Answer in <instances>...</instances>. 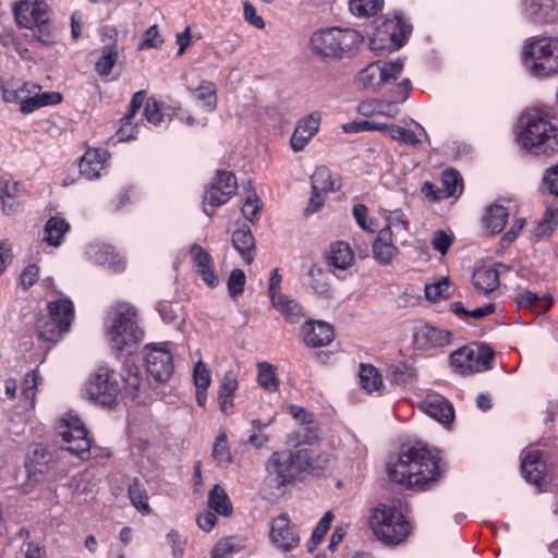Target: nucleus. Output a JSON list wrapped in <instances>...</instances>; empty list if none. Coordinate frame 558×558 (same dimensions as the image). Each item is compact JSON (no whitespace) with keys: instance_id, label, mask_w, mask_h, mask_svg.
Returning a JSON list of instances; mask_svg holds the SVG:
<instances>
[{"instance_id":"43","label":"nucleus","mask_w":558,"mask_h":558,"mask_svg":"<svg viewBox=\"0 0 558 558\" xmlns=\"http://www.w3.org/2000/svg\"><path fill=\"white\" fill-rule=\"evenodd\" d=\"M289 414L303 426V429L306 430L302 438V442H311L317 437V428L314 425L313 415L307 412L304 408L299 405H290Z\"/></svg>"},{"instance_id":"45","label":"nucleus","mask_w":558,"mask_h":558,"mask_svg":"<svg viewBox=\"0 0 558 558\" xmlns=\"http://www.w3.org/2000/svg\"><path fill=\"white\" fill-rule=\"evenodd\" d=\"M50 461V454L46 447L37 446L26 460V469L28 474L36 476L43 475L47 471V463Z\"/></svg>"},{"instance_id":"49","label":"nucleus","mask_w":558,"mask_h":558,"mask_svg":"<svg viewBox=\"0 0 558 558\" xmlns=\"http://www.w3.org/2000/svg\"><path fill=\"white\" fill-rule=\"evenodd\" d=\"M416 376L415 369L407 362H397L388 367V377L396 385L412 381Z\"/></svg>"},{"instance_id":"13","label":"nucleus","mask_w":558,"mask_h":558,"mask_svg":"<svg viewBox=\"0 0 558 558\" xmlns=\"http://www.w3.org/2000/svg\"><path fill=\"white\" fill-rule=\"evenodd\" d=\"M62 437V449L86 460L90 456L92 440L88 433L77 415L66 414L58 427Z\"/></svg>"},{"instance_id":"47","label":"nucleus","mask_w":558,"mask_h":558,"mask_svg":"<svg viewBox=\"0 0 558 558\" xmlns=\"http://www.w3.org/2000/svg\"><path fill=\"white\" fill-rule=\"evenodd\" d=\"M360 383L364 390L374 392L383 386V378L378 369L369 364L360 365Z\"/></svg>"},{"instance_id":"3","label":"nucleus","mask_w":558,"mask_h":558,"mask_svg":"<svg viewBox=\"0 0 558 558\" xmlns=\"http://www.w3.org/2000/svg\"><path fill=\"white\" fill-rule=\"evenodd\" d=\"M13 13L17 26L31 32L26 35L28 43L41 47L56 43L50 26L51 9L45 0H20L14 4Z\"/></svg>"},{"instance_id":"28","label":"nucleus","mask_w":558,"mask_h":558,"mask_svg":"<svg viewBox=\"0 0 558 558\" xmlns=\"http://www.w3.org/2000/svg\"><path fill=\"white\" fill-rule=\"evenodd\" d=\"M108 156L109 154L106 149H88L80 160V173L88 180L100 177V172L104 170Z\"/></svg>"},{"instance_id":"50","label":"nucleus","mask_w":558,"mask_h":558,"mask_svg":"<svg viewBox=\"0 0 558 558\" xmlns=\"http://www.w3.org/2000/svg\"><path fill=\"white\" fill-rule=\"evenodd\" d=\"M445 198L456 196L462 191V179L460 173L453 169H447L441 175V189Z\"/></svg>"},{"instance_id":"41","label":"nucleus","mask_w":558,"mask_h":558,"mask_svg":"<svg viewBox=\"0 0 558 558\" xmlns=\"http://www.w3.org/2000/svg\"><path fill=\"white\" fill-rule=\"evenodd\" d=\"M119 58V51L116 44L102 47L100 57L95 63V71L105 81H109L113 66L116 65Z\"/></svg>"},{"instance_id":"63","label":"nucleus","mask_w":558,"mask_h":558,"mask_svg":"<svg viewBox=\"0 0 558 558\" xmlns=\"http://www.w3.org/2000/svg\"><path fill=\"white\" fill-rule=\"evenodd\" d=\"M163 43L159 34L157 25H151L143 35V40L138 45V49L159 48Z\"/></svg>"},{"instance_id":"36","label":"nucleus","mask_w":558,"mask_h":558,"mask_svg":"<svg viewBox=\"0 0 558 558\" xmlns=\"http://www.w3.org/2000/svg\"><path fill=\"white\" fill-rule=\"evenodd\" d=\"M472 282L478 293L488 294L499 284L498 270L490 266L478 267L473 272Z\"/></svg>"},{"instance_id":"9","label":"nucleus","mask_w":558,"mask_h":558,"mask_svg":"<svg viewBox=\"0 0 558 558\" xmlns=\"http://www.w3.org/2000/svg\"><path fill=\"white\" fill-rule=\"evenodd\" d=\"M369 526L376 537L387 545H399L411 532V525L396 507L379 506L369 518Z\"/></svg>"},{"instance_id":"51","label":"nucleus","mask_w":558,"mask_h":558,"mask_svg":"<svg viewBox=\"0 0 558 558\" xmlns=\"http://www.w3.org/2000/svg\"><path fill=\"white\" fill-rule=\"evenodd\" d=\"M383 3V0H349V9L357 17H368L375 15Z\"/></svg>"},{"instance_id":"10","label":"nucleus","mask_w":558,"mask_h":558,"mask_svg":"<svg viewBox=\"0 0 558 558\" xmlns=\"http://www.w3.org/2000/svg\"><path fill=\"white\" fill-rule=\"evenodd\" d=\"M411 29V26L403 21L401 14L387 15L376 26L369 39L371 49L376 54L396 51L405 44Z\"/></svg>"},{"instance_id":"8","label":"nucleus","mask_w":558,"mask_h":558,"mask_svg":"<svg viewBox=\"0 0 558 558\" xmlns=\"http://www.w3.org/2000/svg\"><path fill=\"white\" fill-rule=\"evenodd\" d=\"M74 318V304L64 295L47 304V315L36 320L38 339L50 343L58 342L70 329Z\"/></svg>"},{"instance_id":"39","label":"nucleus","mask_w":558,"mask_h":558,"mask_svg":"<svg viewBox=\"0 0 558 558\" xmlns=\"http://www.w3.org/2000/svg\"><path fill=\"white\" fill-rule=\"evenodd\" d=\"M312 190L323 194L336 192L341 186L340 178L330 172L326 167L317 168L311 178Z\"/></svg>"},{"instance_id":"48","label":"nucleus","mask_w":558,"mask_h":558,"mask_svg":"<svg viewBox=\"0 0 558 558\" xmlns=\"http://www.w3.org/2000/svg\"><path fill=\"white\" fill-rule=\"evenodd\" d=\"M129 498L133 507L143 515L149 514L151 509L148 504V495L143 485L135 480L128 489Z\"/></svg>"},{"instance_id":"27","label":"nucleus","mask_w":558,"mask_h":558,"mask_svg":"<svg viewBox=\"0 0 558 558\" xmlns=\"http://www.w3.org/2000/svg\"><path fill=\"white\" fill-rule=\"evenodd\" d=\"M238 375V368H230L225 373L220 381L218 391V402L220 410L225 414H229L234 407L233 398L235 391L239 388Z\"/></svg>"},{"instance_id":"20","label":"nucleus","mask_w":558,"mask_h":558,"mask_svg":"<svg viewBox=\"0 0 558 558\" xmlns=\"http://www.w3.org/2000/svg\"><path fill=\"white\" fill-rule=\"evenodd\" d=\"M189 253L202 280L209 288H216L219 284V277L215 269L214 258L209 252L199 244L194 243L190 246Z\"/></svg>"},{"instance_id":"61","label":"nucleus","mask_w":558,"mask_h":558,"mask_svg":"<svg viewBox=\"0 0 558 558\" xmlns=\"http://www.w3.org/2000/svg\"><path fill=\"white\" fill-rule=\"evenodd\" d=\"M46 549L37 542H24L19 551V558H45Z\"/></svg>"},{"instance_id":"57","label":"nucleus","mask_w":558,"mask_h":558,"mask_svg":"<svg viewBox=\"0 0 558 558\" xmlns=\"http://www.w3.org/2000/svg\"><path fill=\"white\" fill-rule=\"evenodd\" d=\"M181 305L173 302H161L159 304V314L163 322L178 324L181 320Z\"/></svg>"},{"instance_id":"4","label":"nucleus","mask_w":558,"mask_h":558,"mask_svg":"<svg viewBox=\"0 0 558 558\" xmlns=\"http://www.w3.org/2000/svg\"><path fill=\"white\" fill-rule=\"evenodd\" d=\"M362 41L357 31L327 27L314 32L310 45L316 56L325 60H340L352 57Z\"/></svg>"},{"instance_id":"12","label":"nucleus","mask_w":558,"mask_h":558,"mask_svg":"<svg viewBox=\"0 0 558 558\" xmlns=\"http://www.w3.org/2000/svg\"><path fill=\"white\" fill-rule=\"evenodd\" d=\"M84 390L88 399L104 407H112L118 400L120 385L114 371L101 365L90 374Z\"/></svg>"},{"instance_id":"54","label":"nucleus","mask_w":558,"mask_h":558,"mask_svg":"<svg viewBox=\"0 0 558 558\" xmlns=\"http://www.w3.org/2000/svg\"><path fill=\"white\" fill-rule=\"evenodd\" d=\"M333 514L331 511H327L324 517L318 521L315 529L313 530L312 537L310 542L307 543V549L308 551H313L315 547L322 542L325 534L330 527V524L332 522Z\"/></svg>"},{"instance_id":"62","label":"nucleus","mask_w":558,"mask_h":558,"mask_svg":"<svg viewBox=\"0 0 558 558\" xmlns=\"http://www.w3.org/2000/svg\"><path fill=\"white\" fill-rule=\"evenodd\" d=\"M449 290V281L444 278L437 282L425 286V296L430 301H437L438 299L446 296Z\"/></svg>"},{"instance_id":"55","label":"nucleus","mask_w":558,"mask_h":558,"mask_svg":"<svg viewBox=\"0 0 558 558\" xmlns=\"http://www.w3.org/2000/svg\"><path fill=\"white\" fill-rule=\"evenodd\" d=\"M213 458L219 465L227 466L232 462V456L227 447V435L220 433L213 447Z\"/></svg>"},{"instance_id":"17","label":"nucleus","mask_w":558,"mask_h":558,"mask_svg":"<svg viewBox=\"0 0 558 558\" xmlns=\"http://www.w3.org/2000/svg\"><path fill=\"white\" fill-rule=\"evenodd\" d=\"M31 194L20 181L0 180L1 211L5 216H15L23 211Z\"/></svg>"},{"instance_id":"6","label":"nucleus","mask_w":558,"mask_h":558,"mask_svg":"<svg viewBox=\"0 0 558 558\" xmlns=\"http://www.w3.org/2000/svg\"><path fill=\"white\" fill-rule=\"evenodd\" d=\"M308 454L304 450L293 452L291 450L275 451L265 464L266 478L263 489H275L267 498L277 497L283 493V488L294 482L303 465L307 463Z\"/></svg>"},{"instance_id":"32","label":"nucleus","mask_w":558,"mask_h":558,"mask_svg":"<svg viewBox=\"0 0 558 558\" xmlns=\"http://www.w3.org/2000/svg\"><path fill=\"white\" fill-rule=\"evenodd\" d=\"M374 258L383 265L389 264L398 254V247L392 241V233L389 228H383L373 243Z\"/></svg>"},{"instance_id":"30","label":"nucleus","mask_w":558,"mask_h":558,"mask_svg":"<svg viewBox=\"0 0 558 558\" xmlns=\"http://www.w3.org/2000/svg\"><path fill=\"white\" fill-rule=\"evenodd\" d=\"M62 100V97L59 93L56 92H44L40 93V89L31 88L28 93H26V97L23 98L20 104V110L23 113H32L35 110L49 106L57 105Z\"/></svg>"},{"instance_id":"7","label":"nucleus","mask_w":558,"mask_h":558,"mask_svg":"<svg viewBox=\"0 0 558 558\" xmlns=\"http://www.w3.org/2000/svg\"><path fill=\"white\" fill-rule=\"evenodd\" d=\"M523 61L534 77L558 73V37H532L523 47Z\"/></svg>"},{"instance_id":"46","label":"nucleus","mask_w":558,"mask_h":558,"mask_svg":"<svg viewBox=\"0 0 558 558\" xmlns=\"http://www.w3.org/2000/svg\"><path fill=\"white\" fill-rule=\"evenodd\" d=\"M208 506L218 514L228 517L232 513V505L222 487L215 485L208 496Z\"/></svg>"},{"instance_id":"56","label":"nucleus","mask_w":558,"mask_h":558,"mask_svg":"<svg viewBox=\"0 0 558 558\" xmlns=\"http://www.w3.org/2000/svg\"><path fill=\"white\" fill-rule=\"evenodd\" d=\"M245 279L243 270L235 268L231 271L227 283L228 292L231 298L235 299L243 293Z\"/></svg>"},{"instance_id":"15","label":"nucleus","mask_w":558,"mask_h":558,"mask_svg":"<svg viewBox=\"0 0 558 558\" xmlns=\"http://www.w3.org/2000/svg\"><path fill=\"white\" fill-rule=\"evenodd\" d=\"M170 343H150L144 348V361L149 379L166 383L173 374V356Z\"/></svg>"},{"instance_id":"38","label":"nucleus","mask_w":558,"mask_h":558,"mask_svg":"<svg viewBox=\"0 0 558 558\" xmlns=\"http://www.w3.org/2000/svg\"><path fill=\"white\" fill-rule=\"evenodd\" d=\"M271 304L291 324H296L304 317L302 306L286 294L275 296Z\"/></svg>"},{"instance_id":"59","label":"nucleus","mask_w":558,"mask_h":558,"mask_svg":"<svg viewBox=\"0 0 558 558\" xmlns=\"http://www.w3.org/2000/svg\"><path fill=\"white\" fill-rule=\"evenodd\" d=\"M311 277L310 286L313 291L319 295H328L329 284L325 280V276L320 269L312 268L308 272Z\"/></svg>"},{"instance_id":"21","label":"nucleus","mask_w":558,"mask_h":558,"mask_svg":"<svg viewBox=\"0 0 558 558\" xmlns=\"http://www.w3.org/2000/svg\"><path fill=\"white\" fill-rule=\"evenodd\" d=\"M452 333L430 325L415 328L413 344L417 350H429L446 347L450 343Z\"/></svg>"},{"instance_id":"52","label":"nucleus","mask_w":558,"mask_h":558,"mask_svg":"<svg viewBox=\"0 0 558 558\" xmlns=\"http://www.w3.org/2000/svg\"><path fill=\"white\" fill-rule=\"evenodd\" d=\"M558 226V207L548 206L538 222L535 235L538 238L550 235Z\"/></svg>"},{"instance_id":"1","label":"nucleus","mask_w":558,"mask_h":558,"mask_svg":"<svg viewBox=\"0 0 558 558\" xmlns=\"http://www.w3.org/2000/svg\"><path fill=\"white\" fill-rule=\"evenodd\" d=\"M440 460L421 445L402 447L387 464L389 478L407 488L424 490L440 478Z\"/></svg>"},{"instance_id":"19","label":"nucleus","mask_w":558,"mask_h":558,"mask_svg":"<svg viewBox=\"0 0 558 558\" xmlns=\"http://www.w3.org/2000/svg\"><path fill=\"white\" fill-rule=\"evenodd\" d=\"M270 541L278 548L289 551L295 548L300 543V536L294 525H291L289 515L281 513L272 520Z\"/></svg>"},{"instance_id":"33","label":"nucleus","mask_w":558,"mask_h":558,"mask_svg":"<svg viewBox=\"0 0 558 558\" xmlns=\"http://www.w3.org/2000/svg\"><path fill=\"white\" fill-rule=\"evenodd\" d=\"M70 229V223L61 215H54L45 223L43 241L49 246L59 247Z\"/></svg>"},{"instance_id":"31","label":"nucleus","mask_w":558,"mask_h":558,"mask_svg":"<svg viewBox=\"0 0 558 558\" xmlns=\"http://www.w3.org/2000/svg\"><path fill=\"white\" fill-rule=\"evenodd\" d=\"M232 245L246 264H251L255 257V239L248 226H242L232 233Z\"/></svg>"},{"instance_id":"37","label":"nucleus","mask_w":558,"mask_h":558,"mask_svg":"<svg viewBox=\"0 0 558 558\" xmlns=\"http://www.w3.org/2000/svg\"><path fill=\"white\" fill-rule=\"evenodd\" d=\"M515 301L519 308L530 310L537 315L546 313L551 306V301L548 295L541 298L530 290L518 293Z\"/></svg>"},{"instance_id":"24","label":"nucleus","mask_w":558,"mask_h":558,"mask_svg":"<svg viewBox=\"0 0 558 558\" xmlns=\"http://www.w3.org/2000/svg\"><path fill=\"white\" fill-rule=\"evenodd\" d=\"M423 411L442 425H449L454 418L452 404L444 396L427 393L422 402Z\"/></svg>"},{"instance_id":"60","label":"nucleus","mask_w":558,"mask_h":558,"mask_svg":"<svg viewBox=\"0 0 558 558\" xmlns=\"http://www.w3.org/2000/svg\"><path fill=\"white\" fill-rule=\"evenodd\" d=\"M453 242V234L444 230H437L432 240V245L435 251L445 255Z\"/></svg>"},{"instance_id":"16","label":"nucleus","mask_w":558,"mask_h":558,"mask_svg":"<svg viewBox=\"0 0 558 558\" xmlns=\"http://www.w3.org/2000/svg\"><path fill=\"white\" fill-rule=\"evenodd\" d=\"M236 189V179L232 172L217 171L203 196L204 213L211 217L214 209L226 204L235 194Z\"/></svg>"},{"instance_id":"44","label":"nucleus","mask_w":558,"mask_h":558,"mask_svg":"<svg viewBox=\"0 0 558 558\" xmlns=\"http://www.w3.org/2000/svg\"><path fill=\"white\" fill-rule=\"evenodd\" d=\"M257 384L267 392H276L279 388V379L276 367L268 362L257 363Z\"/></svg>"},{"instance_id":"53","label":"nucleus","mask_w":558,"mask_h":558,"mask_svg":"<svg viewBox=\"0 0 558 558\" xmlns=\"http://www.w3.org/2000/svg\"><path fill=\"white\" fill-rule=\"evenodd\" d=\"M241 549V545L234 537H225L218 541L211 549V558H229Z\"/></svg>"},{"instance_id":"18","label":"nucleus","mask_w":558,"mask_h":558,"mask_svg":"<svg viewBox=\"0 0 558 558\" xmlns=\"http://www.w3.org/2000/svg\"><path fill=\"white\" fill-rule=\"evenodd\" d=\"M521 472L526 482L543 490L547 464L539 449L533 448L522 452Z\"/></svg>"},{"instance_id":"26","label":"nucleus","mask_w":558,"mask_h":558,"mask_svg":"<svg viewBox=\"0 0 558 558\" xmlns=\"http://www.w3.org/2000/svg\"><path fill=\"white\" fill-rule=\"evenodd\" d=\"M416 130H408L405 128L396 124L379 123L378 131L388 135L391 140L410 146H416L422 142V137L428 138V134L425 129L415 123Z\"/></svg>"},{"instance_id":"34","label":"nucleus","mask_w":558,"mask_h":558,"mask_svg":"<svg viewBox=\"0 0 558 558\" xmlns=\"http://www.w3.org/2000/svg\"><path fill=\"white\" fill-rule=\"evenodd\" d=\"M31 88L40 89V86L15 78H9L0 83L2 99L5 102L21 104Z\"/></svg>"},{"instance_id":"58","label":"nucleus","mask_w":558,"mask_h":558,"mask_svg":"<svg viewBox=\"0 0 558 558\" xmlns=\"http://www.w3.org/2000/svg\"><path fill=\"white\" fill-rule=\"evenodd\" d=\"M193 380L196 389H208L211 383V375L207 365L203 361H198L194 365Z\"/></svg>"},{"instance_id":"29","label":"nucleus","mask_w":558,"mask_h":558,"mask_svg":"<svg viewBox=\"0 0 558 558\" xmlns=\"http://www.w3.org/2000/svg\"><path fill=\"white\" fill-rule=\"evenodd\" d=\"M523 14L534 23H545L556 16L555 0H523Z\"/></svg>"},{"instance_id":"40","label":"nucleus","mask_w":558,"mask_h":558,"mask_svg":"<svg viewBox=\"0 0 558 558\" xmlns=\"http://www.w3.org/2000/svg\"><path fill=\"white\" fill-rule=\"evenodd\" d=\"M194 98L202 102L206 111H214L217 108V87L210 82L203 80L196 88H187Z\"/></svg>"},{"instance_id":"64","label":"nucleus","mask_w":558,"mask_h":558,"mask_svg":"<svg viewBox=\"0 0 558 558\" xmlns=\"http://www.w3.org/2000/svg\"><path fill=\"white\" fill-rule=\"evenodd\" d=\"M543 184L551 195L558 196V163L546 169Z\"/></svg>"},{"instance_id":"25","label":"nucleus","mask_w":558,"mask_h":558,"mask_svg":"<svg viewBox=\"0 0 558 558\" xmlns=\"http://www.w3.org/2000/svg\"><path fill=\"white\" fill-rule=\"evenodd\" d=\"M320 125V114L312 112L307 117L301 119L291 136V148L294 151H301L318 132Z\"/></svg>"},{"instance_id":"23","label":"nucleus","mask_w":558,"mask_h":558,"mask_svg":"<svg viewBox=\"0 0 558 558\" xmlns=\"http://www.w3.org/2000/svg\"><path fill=\"white\" fill-rule=\"evenodd\" d=\"M301 337L307 347L320 348L332 341L333 329L325 322L307 320L301 328Z\"/></svg>"},{"instance_id":"22","label":"nucleus","mask_w":558,"mask_h":558,"mask_svg":"<svg viewBox=\"0 0 558 558\" xmlns=\"http://www.w3.org/2000/svg\"><path fill=\"white\" fill-rule=\"evenodd\" d=\"M85 254L94 264L107 267L113 272L122 271L125 267L123 258L109 244L92 243Z\"/></svg>"},{"instance_id":"5","label":"nucleus","mask_w":558,"mask_h":558,"mask_svg":"<svg viewBox=\"0 0 558 558\" xmlns=\"http://www.w3.org/2000/svg\"><path fill=\"white\" fill-rule=\"evenodd\" d=\"M106 336L112 349L131 352L144 337L135 308L126 303L112 307L107 314Z\"/></svg>"},{"instance_id":"14","label":"nucleus","mask_w":558,"mask_h":558,"mask_svg":"<svg viewBox=\"0 0 558 558\" xmlns=\"http://www.w3.org/2000/svg\"><path fill=\"white\" fill-rule=\"evenodd\" d=\"M403 65L401 59L371 62L357 73L356 83L365 90L377 92L384 85L397 80Z\"/></svg>"},{"instance_id":"2","label":"nucleus","mask_w":558,"mask_h":558,"mask_svg":"<svg viewBox=\"0 0 558 558\" xmlns=\"http://www.w3.org/2000/svg\"><path fill=\"white\" fill-rule=\"evenodd\" d=\"M515 138L522 150L534 156H551L558 151V126L538 108L521 113Z\"/></svg>"},{"instance_id":"42","label":"nucleus","mask_w":558,"mask_h":558,"mask_svg":"<svg viewBox=\"0 0 558 558\" xmlns=\"http://www.w3.org/2000/svg\"><path fill=\"white\" fill-rule=\"evenodd\" d=\"M509 213L502 205L494 204L486 210L485 228L490 234H497L505 228Z\"/></svg>"},{"instance_id":"35","label":"nucleus","mask_w":558,"mask_h":558,"mask_svg":"<svg viewBox=\"0 0 558 558\" xmlns=\"http://www.w3.org/2000/svg\"><path fill=\"white\" fill-rule=\"evenodd\" d=\"M354 253L348 242L336 241L329 247L328 264L337 269L345 270L352 266Z\"/></svg>"},{"instance_id":"11","label":"nucleus","mask_w":558,"mask_h":558,"mask_svg":"<svg viewBox=\"0 0 558 558\" xmlns=\"http://www.w3.org/2000/svg\"><path fill=\"white\" fill-rule=\"evenodd\" d=\"M495 352L487 344L465 345L450 355V364L460 375H472L492 367Z\"/></svg>"}]
</instances>
